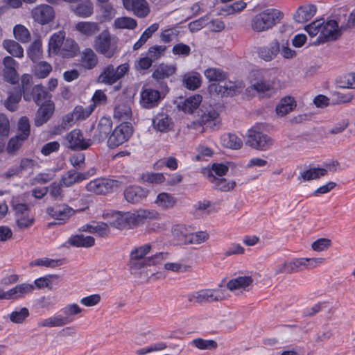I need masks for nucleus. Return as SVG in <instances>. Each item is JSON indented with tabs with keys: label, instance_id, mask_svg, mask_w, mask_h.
I'll return each instance as SVG.
<instances>
[{
	"label": "nucleus",
	"instance_id": "obj_19",
	"mask_svg": "<svg viewBox=\"0 0 355 355\" xmlns=\"http://www.w3.org/2000/svg\"><path fill=\"white\" fill-rule=\"evenodd\" d=\"M123 4L127 10L132 11L138 17H145L150 12L146 0H123Z\"/></svg>",
	"mask_w": 355,
	"mask_h": 355
},
{
	"label": "nucleus",
	"instance_id": "obj_14",
	"mask_svg": "<svg viewBox=\"0 0 355 355\" xmlns=\"http://www.w3.org/2000/svg\"><path fill=\"white\" fill-rule=\"evenodd\" d=\"M31 16L38 24L46 25L54 19L55 13L53 8L51 6L40 4L32 9Z\"/></svg>",
	"mask_w": 355,
	"mask_h": 355
},
{
	"label": "nucleus",
	"instance_id": "obj_27",
	"mask_svg": "<svg viewBox=\"0 0 355 355\" xmlns=\"http://www.w3.org/2000/svg\"><path fill=\"white\" fill-rule=\"evenodd\" d=\"M317 8L313 4L300 6L294 14V19L298 23H304L311 19L316 13Z\"/></svg>",
	"mask_w": 355,
	"mask_h": 355
},
{
	"label": "nucleus",
	"instance_id": "obj_1",
	"mask_svg": "<svg viewBox=\"0 0 355 355\" xmlns=\"http://www.w3.org/2000/svg\"><path fill=\"white\" fill-rule=\"evenodd\" d=\"M153 248L150 243L135 246L130 252L128 266L132 271L137 272L147 266L157 265L161 261L166 259L167 253H156L153 256L148 257Z\"/></svg>",
	"mask_w": 355,
	"mask_h": 355
},
{
	"label": "nucleus",
	"instance_id": "obj_62",
	"mask_svg": "<svg viewBox=\"0 0 355 355\" xmlns=\"http://www.w3.org/2000/svg\"><path fill=\"white\" fill-rule=\"evenodd\" d=\"M219 114L215 110H210L208 112L202 114L200 117V121L204 125H216L218 122Z\"/></svg>",
	"mask_w": 355,
	"mask_h": 355
},
{
	"label": "nucleus",
	"instance_id": "obj_11",
	"mask_svg": "<svg viewBox=\"0 0 355 355\" xmlns=\"http://www.w3.org/2000/svg\"><path fill=\"white\" fill-rule=\"evenodd\" d=\"M242 87L241 83H234L230 80L212 83L208 86V92L212 96H233Z\"/></svg>",
	"mask_w": 355,
	"mask_h": 355
},
{
	"label": "nucleus",
	"instance_id": "obj_13",
	"mask_svg": "<svg viewBox=\"0 0 355 355\" xmlns=\"http://www.w3.org/2000/svg\"><path fill=\"white\" fill-rule=\"evenodd\" d=\"M164 97L161 92L148 86H144L140 92L139 104L145 109L157 107Z\"/></svg>",
	"mask_w": 355,
	"mask_h": 355
},
{
	"label": "nucleus",
	"instance_id": "obj_29",
	"mask_svg": "<svg viewBox=\"0 0 355 355\" xmlns=\"http://www.w3.org/2000/svg\"><path fill=\"white\" fill-rule=\"evenodd\" d=\"M112 126V121L107 118L100 119L96 133L93 137L94 141L101 142L104 141L110 132Z\"/></svg>",
	"mask_w": 355,
	"mask_h": 355
},
{
	"label": "nucleus",
	"instance_id": "obj_43",
	"mask_svg": "<svg viewBox=\"0 0 355 355\" xmlns=\"http://www.w3.org/2000/svg\"><path fill=\"white\" fill-rule=\"evenodd\" d=\"M221 144L228 148L239 149L243 146V141L234 134H225L220 137Z\"/></svg>",
	"mask_w": 355,
	"mask_h": 355
},
{
	"label": "nucleus",
	"instance_id": "obj_28",
	"mask_svg": "<svg viewBox=\"0 0 355 355\" xmlns=\"http://www.w3.org/2000/svg\"><path fill=\"white\" fill-rule=\"evenodd\" d=\"M176 203L177 199L172 194L166 192L159 193L154 201L156 207L162 210L172 209Z\"/></svg>",
	"mask_w": 355,
	"mask_h": 355
},
{
	"label": "nucleus",
	"instance_id": "obj_15",
	"mask_svg": "<svg viewBox=\"0 0 355 355\" xmlns=\"http://www.w3.org/2000/svg\"><path fill=\"white\" fill-rule=\"evenodd\" d=\"M46 213L53 219L66 222L76 214V211L67 204L62 203L48 207Z\"/></svg>",
	"mask_w": 355,
	"mask_h": 355
},
{
	"label": "nucleus",
	"instance_id": "obj_3",
	"mask_svg": "<svg viewBox=\"0 0 355 355\" xmlns=\"http://www.w3.org/2000/svg\"><path fill=\"white\" fill-rule=\"evenodd\" d=\"M284 13L278 9L268 8L257 14L251 19V28L257 33H262L272 29L280 22Z\"/></svg>",
	"mask_w": 355,
	"mask_h": 355
},
{
	"label": "nucleus",
	"instance_id": "obj_54",
	"mask_svg": "<svg viewBox=\"0 0 355 355\" xmlns=\"http://www.w3.org/2000/svg\"><path fill=\"white\" fill-rule=\"evenodd\" d=\"M29 314V311L26 307L17 308L9 315V319L13 323L22 324Z\"/></svg>",
	"mask_w": 355,
	"mask_h": 355
},
{
	"label": "nucleus",
	"instance_id": "obj_55",
	"mask_svg": "<svg viewBox=\"0 0 355 355\" xmlns=\"http://www.w3.org/2000/svg\"><path fill=\"white\" fill-rule=\"evenodd\" d=\"M137 25V21L129 17H119L114 21V27L119 29H134Z\"/></svg>",
	"mask_w": 355,
	"mask_h": 355
},
{
	"label": "nucleus",
	"instance_id": "obj_30",
	"mask_svg": "<svg viewBox=\"0 0 355 355\" xmlns=\"http://www.w3.org/2000/svg\"><path fill=\"white\" fill-rule=\"evenodd\" d=\"M132 116L131 104L128 101L118 103L114 110V118L118 121H127Z\"/></svg>",
	"mask_w": 355,
	"mask_h": 355
},
{
	"label": "nucleus",
	"instance_id": "obj_9",
	"mask_svg": "<svg viewBox=\"0 0 355 355\" xmlns=\"http://www.w3.org/2000/svg\"><path fill=\"white\" fill-rule=\"evenodd\" d=\"M129 70V64H121L115 68L112 64L107 65L100 74L98 81L106 85H113L122 78Z\"/></svg>",
	"mask_w": 355,
	"mask_h": 355
},
{
	"label": "nucleus",
	"instance_id": "obj_2",
	"mask_svg": "<svg viewBox=\"0 0 355 355\" xmlns=\"http://www.w3.org/2000/svg\"><path fill=\"white\" fill-rule=\"evenodd\" d=\"M305 30L311 37L318 35V43L337 40L342 35V28L333 19L327 21L323 19L315 20L306 26Z\"/></svg>",
	"mask_w": 355,
	"mask_h": 355
},
{
	"label": "nucleus",
	"instance_id": "obj_33",
	"mask_svg": "<svg viewBox=\"0 0 355 355\" xmlns=\"http://www.w3.org/2000/svg\"><path fill=\"white\" fill-rule=\"evenodd\" d=\"M69 324L63 315L56 314L51 317L40 320L37 322L39 327H60Z\"/></svg>",
	"mask_w": 355,
	"mask_h": 355
},
{
	"label": "nucleus",
	"instance_id": "obj_25",
	"mask_svg": "<svg viewBox=\"0 0 355 355\" xmlns=\"http://www.w3.org/2000/svg\"><path fill=\"white\" fill-rule=\"evenodd\" d=\"M74 29L80 35L90 37L100 31V26L97 22L82 21L75 24Z\"/></svg>",
	"mask_w": 355,
	"mask_h": 355
},
{
	"label": "nucleus",
	"instance_id": "obj_46",
	"mask_svg": "<svg viewBox=\"0 0 355 355\" xmlns=\"http://www.w3.org/2000/svg\"><path fill=\"white\" fill-rule=\"evenodd\" d=\"M37 105H40L51 98V96L45 90L42 85L33 87L32 94H29Z\"/></svg>",
	"mask_w": 355,
	"mask_h": 355
},
{
	"label": "nucleus",
	"instance_id": "obj_60",
	"mask_svg": "<svg viewBox=\"0 0 355 355\" xmlns=\"http://www.w3.org/2000/svg\"><path fill=\"white\" fill-rule=\"evenodd\" d=\"M52 71L51 65L45 61L37 63L34 69V74L39 78H45Z\"/></svg>",
	"mask_w": 355,
	"mask_h": 355
},
{
	"label": "nucleus",
	"instance_id": "obj_16",
	"mask_svg": "<svg viewBox=\"0 0 355 355\" xmlns=\"http://www.w3.org/2000/svg\"><path fill=\"white\" fill-rule=\"evenodd\" d=\"M252 276H239L230 279L227 284V288L235 294L239 295L248 291L252 286Z\"/></svg>",
	"mask_w": 355,
	"mask_h": 355
},
{
	"label": "nucleus",
	"instance_id": "obj_35",
	"mask_svg": "<svg viewBox=\"0 0 355 355\" xmlns=\"http://www.w3.org/2000/svg\"><path fill=\"white\" fill-rule=\"evenodd\" d=\"M66 33L64 31H60L53 34L49 42V53L58 54L65 39Z\"/></svg>",
	"mask_w": 355,
	"mask_h": 355
},
{
	"label": "nucleus",
	"instance_id": "obj_6",
	"mask_svg": "<svg viewBox=\"0 0 355 355\" xmlns=\"http://www.w3.org/2000/svg\"><path fill=\"white\" fill-rule=\"evenodd\" d=\"M263 129L264 125L261 123L257 124L250 129L246 144L255 149H268L272 145V139L263 133Z\"/></svg>",
	"mask_w": 355,
	"mask_h": 355
},
{
	"label": "nucleus",
	"instance_id": "obj_47",
	"mask_svg": "<svg viewBox=\"0 0 355 355\" xmlns=\"http://www.w3.org/2000/svg\"><path fill=\"white\" fill-rule=\"evenodd\" d=\"M129 212L117 211L113 214V219L110 224L118 229H123L126 227L130 228L129 223Z\"/></svg>",
	"mask_w": 355,
	"mask_h": 355
},
{
	"label": "nucleus",
	"instance_id": "obj_48",
	"mask_svg": "<svg viewBox=\"0 0 355 355\" xmlns=\"http://www.w3.org/2000/svg\"><path fill=\"white\" fill-rule=\"evenodd\" d=\"M63 315L67 319L69 324L71 323L74 320V317L78 314H80L83 311V309L76 303L67 304L61 309Z\"/></svg>",
	"mask_w": 355,
	"mask_h": 355
},
{
	"label": "nucleus",
	"instance_id": "obj_12",
	"mask_svg": "<svg viewBox=\"0 0 355 355\" xmlns=\"http://www.w3.org/2000/svg\"><path fill=\"white\" fill-rule=\"evenodd\" d=\"M120 186L118 180L107 178H96L90 181L86 185V190L89 192L101 195L106 194L112 191L114 188Z\"/></svg>",
	"mask_w": 355,
	"mask_h": 355
},
{
	"label": "nucleus",
	"instance_id": "obj_38",
	"mask_svg": "<svg viewBox=\"0 0 355 355\" xmlns=\"http://www.w3.org/2000/svg\"><path fill=\"white\" fill-rule=\"evenodd\" d=\"M202 100L201 95L195 94L185 99L179 107L184 112L191 114L199 107Z\"/></svg>",
	"mask_w": 355,
	"mask_h": 355
},
{
	"label": "nucleus",
	"instance_id": "obj_31",
	"mask_svg": "<svg viewBox=\"0 0 355 355\" xmlns=\"http://www.w3.org/2000/svg\"><path fill=\"white\" fill-rule=\"evenodd\" d=\"M207 178L209 181L214 184V188L221 191H230L236 186V182L234 181L227 180L225 178H217L213 174H209Z\"/></svg>",
	"mask_w": 355,
	"mask_h": 355
},
{
	"label": "nucleus",
	"instance_id": "obj_8",
	"mask_svg": "<svg viewBox=\"0 0 355 355\" xmlns=\"http://www.w3.org/2000/svg\"><path fill=\"white\" fill-rule=\"evenodd\" d=\"M133 132L131 123L125 122L117 125L107 139V146L110 148H116L128 141Z\"/></svg>",
	"mask_w": 355,
	"mask_h": 355
},
{
	"label": "nucleus",
	"instance_id": "obj_39",
	"mask_svg": "<svg viewBox=\"0 0 355 355\" xmlns=\"http://www.w3.org/2000/svg\"><path fill=\"white\" fill-rule=\"evenodd\" d=\"M154 128L162 132H166L171 128L172 123L169 116L164 113L158 114L153 120Z\"/></svg>",
	"mask_w": 355,
	"mask_h": 355
},
{
	"label": "nucleus",
	"instance_id": "obj_10",
	"mask_svg": "<svg viewBox=\"0 0 355 355\" xmlns=\"http://www.w3.org/2000/svg\"><path fill=\"white\" fill-rule=\"evenodd\" d=\"M129 212L130 228L144 224L147 221L158 220L160 214L155 209L140 208Z\"/></svg>",
	"mask_w": 355,
	"mask_h": 355
},
{
	"label": "nucleus",
	"instance_id": "obj_7",
	"mask_svg": "<svg viewBox=\"0 0 355 355\" xmlns=\"http://www.w3.org/2000/svg\"><path fill=\"white\" fill-rule=\"evenodd\" d=\"M225 298V290L221 286L214 289H202L188 295L189 301L194 303H211Z\"/></svg>",
	"mask_w": 355,
	"mask_h": 355
},
{
	"label": "nucleus",
	"instance_id": "obj_57",
	"mask_svg": "<svg viewBox=\"0 0 355 355\" xmlns=\"http://www.w3.org/2000/svg\"><path fill=\"white\" fill-rule=\"evenodd\" d=\"M189 345L201 350L215 349L218 347L216 341L202 338L193 339L190 342Z\"/></svg>",
	"mask_w": 355,
	"mask_h": 355
},
{
	"label": "nucleus",
	"instance_id": "obj_49",
	"mask_svg": "<svg viewBox=\"0 0 355 355\" xmlns=\"http://www.w3.org/2000/svg\"><path fill=\"white\" fill-rule=\"evenodd\" d=\"M186 237V244L199 245L206 242L209 235L206 231H198L193 233H190Z\"/></svg>",
	"mask_w": 355,
	"mask_h": 355
},
{
	"label": "nucleus",
	"instance_id": "obj_58",
	"mask_svg": "<svg viewBox=\"0 0 355 355\" xmlns=\"http://www.w3.org/2000/svg\"><path fill=\"white\" fill-rule=\"evenodd\" d=\"M21 98V94L19 92L10 93L8 97L4 101V106L9 111L15 112L18 107Z\"/></svg>",
	"mask_w": 355,
	"mask_h": 355
},
{
	"label": "nucleus",
	"instance_id": "obj_34",
	"mask_svg": "<svg viewBox=\"0 0 355 355\" xmlns=\"http://www.w3.org/2000/svg\"><path fill=\"white\" fill-rule=\"evenodd\" d=\"M79 46L76 41L71 38H67L59 51L58 54L63 58H73L79 52Z\"/></svg>",
	"mask_w": 355,
	"mask_h": 355
},
{
	"label": "nucleus",
	"instance_id": "obj_18",
	"mask_svg": "<svg viewBox=\"0 0 355 355\" xmlns=\"http://www.w3.org/2000/svg\"><path fill=\"white\" fill-rule=\"evenodd\" d=\"M69 147L71 149L85 150L91 146L90 139H85L80 130L75 129L67 136Z\"/></svg>",
	"mask_w": 355,
	"mask_h": 355
},
{
	"label": "nucleus",
	"instance_id": "obj_61",
	"mask_svg": "<svg viewBox=\"0 0 355 355\" xmlns=\"http://www.w3.org/2000/svg\"><path fill=\"white\" fill-rule=\"evenodd\" d=\"M39 167L40 165L35 160L29 158H24L21 160L19 168L11 175H14L24 171L31 173L35 168Z\"/></svg>",
	"mask_w": 355,
	"mask_h": 355
},
{
	"label": "nucleus",
	"instance_id": "obj_17",
	"mask_svg": "<svg viewBox=\"0 0 355 355\" xmlns=\"http://www.w3.org/2000/svg\"><path fill=\"white\" fill-rule=\"evenodd\" d=\"M95 173V168H91L85 173H78L73 171H70L67 174L62 175L60 182V185L66 187H71L75 183H78L87 179L89 177L94 175Z\"/></svg>",
	"mask_w": 355,
	"mask_h": 355
},
{
	"label": "nucleus",
	"instance_id": "obj_63",
	"mask_svg": "<svg viewBox=\"0 0 355 355\" xmlns=\"http://www.w3.org/2000/svg\"><path fill=\"white\" fill-rule=\"evenodd\" d=\"M94 107L91 105L87 107L76 106L71 114L76 120H83L87 118L93 112Z\"/></svg>",
	"mask_w": 355,
	"mask_h": 355
},
{
	"label": "nucleus",
	"instance_id": "obj_51",
	"mask_svg": "<svg viewBox=\"0 0 355 355\" xmlns=\"http://www.w3.org/2000/svg\"><path fill=\"white\" fill-rule=\"evenodd\" d=\"M13 35L15 38L21 43H27L31 40V33L29 31L21 24H17L14 26Z\"/></svg>",
	"mask_w": 355,
	"mask_h": 355
},
{
	"label": "nucleus",
	"instance_id": "obj_42",
	"mask_svg": "<svg viewBox=\"0 0 355 355\" xmlns=\"http://www.w3.org/2000/svg\"><path fill=\"white\" fill-rule=\"evenodd\" d=\"M184 85L190 90H195L200 87L202 83V78L199 73L191 71L183 76Z\"/></svg>",
	"mask_w": 355,
	"mask_h": 355
},
{
	"label": "nucleus",
	"instance_id": "obj_45",
	"mask_svg": "<svg viewBox=\"0 0 355 355\" xmlns=\"http://www.w3.org/2000/svg\"><path fill=\"white\" fill-rule=\"evenodd\" d=\"M176 68L173 65L159 64L152 74V77L157 80L166 78L175 72Z\"/></svg>",
	"mask_w": 355,
	"mask_h": 355
},
{
	"label": "nucleus",
	"instance_id": "obj_37",
	"mask_svg": "<svg viewBox=\"0 0 355 355\" xmlns=\"http://www.w3.org/2000/svg\"><path fill=\"white\" fill-rule=\"evenodd\" d=\"M296 107L293 98L288 96L282 98L276 107V113L279 116H284Z\"/></svg>",
	"mask_w": 355,
	"mask_h": 355
},
{
	"label": "nucleus",
	"instance_id": "obj_21",
	"mask_svg": "<svg viewBox=\"0 0 355 355\" xmlns=\"http://www.w3.org/2000/svg\"><path fill=\"white\" fill-rule=\"evenodd\" d=\"M259 57L266 62L274 60L280 53V44L277 40L271 41L267 46H261L257 51Z\"/></svg>",
	"mask_w": 355,
	"mask_h": 355
},
{
	"label": "nucleus",
	"instance_id": "obj_20",
	"mask_svg": "<svg viewBox=\"0 0 355 355\" xmlns=\"http://www.w3.org/2000/svg\"><path fill=\"white\" fill-rule=\"evenodd\" d=\"M3 76L5 80L11 83H15L18 80L17 62L12 57L6 56L3 59Z\"/></svg>",
	"mask_w": 355,
	"mask_h": 355
},
{
	"label": "nucleus",
	"instance_id": "obj_50",
	"mask_svg": "<svg viewBox=\"0 0 355 355\" xmlns=\"http://www.w3.org/2000/svg\"><path fill=\"white\" fill-rule=\"evenodd\" d=\"M27 55L33 62L41 59L42 56V42L40 40H35L27 49Z\"/></svg>",
	"mask_w": 355,
	"mask_h": 355
},
{
	"label": "nucleus",
	"instance_id": "obj_24",
	"mask_svg": "<svg viewBox=\"0 0 355 355\" xmlns=\"http://www.w3.org/2000/svg\"><path fill=\"white\" fill-rule=\"evenodd\" d=\"M54 110V103L50 101L47 103L42 105L37 112L35 125L39 127L46 123L53 115Z\"/></svg>",
	"mask_w": 355,
	"mask_h": 355
},
{
	"label": "nucleus",
	"instance_id": "obj_59",
	"mask_svg": "<svg viewBox=\"0 0 355 355\" xmlns=\"http://www.w3.org/2000/svg\"><path fill=\"white\" fill-rule=\"evenodd\" d=\"M324 171L320 168H311L300 172V178L304 181H310L324 176Z\"/></svg>",
	"mask_w": 355,
	"mask_h": 355
},
{
	"label": "nucleus",
	"instance_id": "obj_44",
	"mask_svg": "<svg viewBox=\"0 0 355 355\" xmlns=\"http://www.w3.org/2000/svg\"><path fill=\"white\" fill-rule=\"evenodd\" d=\"M204 75L210 82L218 83L225 80L227 76L222 69L216 67H210L205 70Z\"/></svg>",
	"mask_w": 355,
	"mask_h": 355
},
{
	"label": "nucleus",
	"instance_id": "obj_40",
	"mask_svg": "<svg viewBox=\"0 0 355 355\" xmlns=\"http://www.w3.org/2000/svg\"><path fill=\"white\" fill-rule=\"evenodd\" d=\"M73 11L79 17L87 18L94 13V5L90 0H83V2L78 3Z\"/></svg>",
	"mask_w": 355,
	"mask_h": 355
},
{
	"label": "nucleus",
	"instance_id": "obj_23",
	"mask_svg": "<svg viewBox=\"0 0 355 355\" xmlns=\"http://www.w3.org/2000/svg\"><path fill=\"white\" fill-rule=\"evenodd\" d=\"M79 62L82 68L85 70H91L98 65V58L93 49L86 48L81 52Z\"/></svg>",
	"mask_w": 355,
	"mask_h": 355
},
{
	"label": "nucleus",
	"instance_id": "obj_22",
	"mask_svg": "<svg viewBox=\"0 0 355 355\" xmlns=\"http://www.w3.org/2000/svg\"><path fill=\"white\" fill-rule=\"evenodd\" d=\"M123 194L128 202L135 204L146 198L148 194V190L139 186H129L125 189Z\"/></svg>",
	"mask_w": 355,
	"mask_h": 355
},
{
	"label": "nucleus",
	"instance_id": "obj_5",
	"mask_svg": "<svg viewBox=\"0 0 355 355\" xmlns=\"http://www.w3.org/2000/svg\"><path fill=\"white\" fill-rule=\"evenodd\" d=\"M93 47L106 58H111L118 51L117 39L108 31L104 30L95 37Z\"/></svg>",
	"mask_w": 355,
	"mask_h": 355
},
{
	"label": "nucleus",
	"instance_id": "obj_32",
	"mask_svg": "<svg viewBox=\"0 0 355 355\" xmlns=\"http://www.w3.org/2000/svg\"><path fill=\"white\" fill-rule=\"evenodd\" d=\"M80 230L96 234L101 236L107 235L109 233L107 224L103 222H92L89 224H85L80 228Z\"/></svg>",
	"mask_w": 355,
	"mask_h": 355
},
{
	"label": "nucleus",
	"instance_id": "obj_53",
	"mask_svg": "<svg viewBox=\"0 0 355 355\" xmlns=\"http://www.w3.org/2000/svg\"><path fill=\"white\" fill-rule=\"evenodd\" d=\"M62 264L60 259H53L47 257L37 259L30 263L31 266H42L54 268Z\"/></svg>",
	"mask_w": 355,
	"mask_h": 355
},
{
	"label": "nucleus",
	"instance_id": "obj_52",
	"mask_svg": "<svg viewBox=\"0 0 355 355\" xmlns=\"http://www.w3.org/2000/svg\"><path fill=\"white\" fill-rule=\"evenodd\" d=\"M55 177V171L52 169L46 170L44 172L37 174L31 180L32 184H44L49 182Z\"/></svg>",
	"mask_w": 355,
	"mask_h": 355
},
{
	"label": "nucleus",
	"instance_id": "obj_41",
	"mask_svg": "<svg viewBox=\"0 0 355 355\" xmlns=\"http://www.w3.org/2000/svg\"><path fill=\"white\" fill-rule=\"evenodd\" d=\"M2 46L13 57L18 58L24 57V49L17 42L12 40H5L2 42Z\"/></svg>",
	"mask_w": 355,
	"mask_h": 355
},
{
	"label": "nucleus",
	"instance_id": "obj_36",
	"mask_svg": "<svg viewBox=\"0 0 355 355\" xmlns=\"http://www.w3.org/2000/svg\"><path fill=\"white\" fill-rule=\"evenodd\" d=\"M68 243L77 248H90L95 243V239L91 236L76 234L71 236L68 239Z\"/></svg>",
	"mask_w": 355,
	"mask_h": 355
},
{
	"label": "nucleus",
	"instance_id": "obj_56",
	"mask_svg": "<svg viewBox=\"0 0 355 355\" xmlns=\"http://www.w3.org/2000/svg\"><path fill=\"white\" fill-rule=\"evenodd\" d=\"M59 276L56 275L40 277L34 281V285L38 288H48L51 289L55 282L58 281Z\"/></svg>",
	"mask_w": 355,
	"mask_h": 355
},
{
	"label": "nucleus",
	"instance_id": "obj_26",
	"mask_svg": "<svg viewBox=\"0 0 355 355\" xmlns=\"http://www.w3.org/2000/svg\"><path fill=\"white\" fill-rule=\"evenodd\" d=\"M35 286L31 284L23 283L8 290L9 300H16L24 297L33 292Z\"/></svg>",
	"mask_w": 355,
	"mask_h": 355
},
{
	"label": "nucleus",
	"instance_id": "obj_4",
	"mask_svg": "<svg viewBox=\"0 0 355 355\" xmlns=\"http://www.w3.org/2000/svg\"><path fill=\"white\" fill-rule=\"evenodd\" d=\"M251 84L258 92H271L279 88V81L273 69H260L250 74Z\"/></svg>",
	"mask_w": 355,
	"mask_h": 355
},
{
	"label": "nucleus",
	"instance_id": "obj_64",
	"mask_svg": "<svg viewBox=\"0 0 355 355\" xmlns=\"http://www.w3.org/2000/svg\"><path fill=\"white\" fill-rule=\"evenodd\" d=\"M35 221L34 217L30 214L19 215L15 217V222L19 229L23 230L31 227Z\"/></svg>",
	"mask_w": 355,
	"mask_h": 355
}]
</instances>
